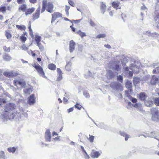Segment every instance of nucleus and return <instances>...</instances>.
I'll use <instances>...</instances> for the list:
<instances>
[{"mask_svg": "<svg viewBox=\"0 0 159 159\" xmlns=\"http://www.w3.org/2000/svg\"><path fill=\"white\" fill-rule=\"evenodd\" d=\"M15 107V104L12 103L7 104L5 106L4 111L2 114V119L4 120L13 119L19 115L16 111Z\"/></svg>", "mask_w": 159, "mask_h": 159, "instance_id": "obj_1", "label": "nucleus"}, {"mask_svg": "<svg viewBox=\"0 0 159 159\" xmlns=\"http://www.w3.org/2000/svg\"><path fill=\"white\" fill-rule=\"evenodd\" d=\"M14 84L18 88V89H21L25 87L26 83L25 80L22 79L15 80L13 82Z\"/></svg>", "mask_w": 159, "mask_h": 159, "instance_id": "obj_2", "label": "nucleus"}, {"mask_svg": "<svg viewBox=\"0 0 159 159\" xmlns=\"http://www.w3.org/2000/svg\"><path fill=\"white\" fill-rule=\"evenodd\" d=\"M140 67V64L136 61H134L133 63L131 64L130 69L134 72L137 73L139 72L138 69Z\"/></svg>", "mask_w": 159, "mask_h": 159, "instance_id": "obj_3", "label": "nucleus"}, {"mask_svg": "<svg viewBox=\"0 0 159 159\" xmlns=\"http://www.w3.org/2000/svg\"><path fill=\"white\" fill-rule=\"evenodd\" d=\"M110 86L113 89L119 91H123V89L121 84L118 83L113 82L110 84Z\"/></svg>", "mask_w": 159, "mask_h": 159, "instance_id": "obj_4", "label": "nucleus"}, {"mask_svg": "<svg viewBox=\"0 0 159 159\" xmlns=\"http://www.w3.org/2000/svg\"><path fill=\"white\" fill-rule=\"evenodd\" d=\"M33 66L36 69L40 76L43 77H45L44 73L43 71V69L39 65L34 64L33 65Z\"/></svg>", "mask_w": 159, "mask_h": 159, "instance_id": "obj_5", "label": "nucleus"}, {"mask_svg": "<svg viewBox=\"0 0 159 159\" xmlns=\"http://www.w3.org/2000/svg\"><path fill=\"white\" fill-rule=\"evenodd\" d=\"M109 67L110 69L118 71L120 70L119 66L116 61L112 62L110 63Z\"/></svg>", "mask_w": 159, "mask_h": 159, "instance_id": "obj_6", "label": "nucleus"}, {"mask_svg": "<svg viewBox=\"0 0 159 159\" xmlns=\"http://www.w3.org/2000/svg\"><path fill=\"white\" fill-rule=\"evenodd\" d=\"M151 111L153 117L157 119L159 118V111L156 108L152 107Z\"/></svg>", "mask_w": 159, "mask_h": 159, "instance_id": "obj_7", "label": "nucleus"}, {"mask_svg": "<svg viewBox=\"0 0 159 159\" xmlns=\"http://www.w3.org/2000/svg\"><path fill=\"white\" fill-rule=\"evenodd\" d=\"M116 75L112 71L110 70H107L106 73L107 77L109 80L114 79L115 78Z\"/></svg>", "mask_w": 159, "mask_h": 159, "instance_id": "obj_8", "label": "nucleus"}, {"mask_svg": "<svg viewBox=\"0 0 159 159\" xmlns=\"http://www.w3.org/2000/svg\"><path fill=\"white\" fill-rule=\"evenodd\" d=\"M62 17V15L58 12H54L52 14V18L51 23H52L57 18Z\"/></svg>", "mask_w": 159, "mask_h": 159, "instance_id": "obj_9", "label": "nucleus"}, {"mask_svg": "<svg viewBox=\"0 0 159 159\" xmlns=\"http://www.w3.org/2000/svg\"><path fill=\"white\" fill-rule=\"evenodd\" d=\"M35 98L34 95L32 94L31 95L30 97L28 98V103L31 105H33L35 102Z\"/></svg>", "mask_w": 159, "mask_h": 159, "instance_id": "obj_10", "label": "nucleus"}, {"mask_svg": "<svg viewBox=\"0 0 159 159\" xmlns=\"http://www.w3.org/2000/svg\"><path fill=\"white\" fill-rule=\"evenodd\" d=\"M46 7L47 11L50 13H52L54 11L53 10L54 8L53 5L51 2H48V3Z\"/></svg>", "mask_w": 159, "mask_h": 159, "instance_id": "obj_11", "label": "nucleus"}, {"mask_svg": "<svg viewBox=\"0 0 159 159\" xmlns=\"http://www.w3.org/2000/svg\"><path fill=\"white\" fill-rule=\"evenodd\" d=\"M69 50L70 52H72L75 49V43L73 40H71L69 42Z\"/></svg>", "mask_w": 159, "mask_h": 159, "instance_id": "obj_12", "label": "nucleus"}, {"mask_svg": "<svg viewBox=\"0 0 159 159\" xmlns=\"http://www.w3.org/2000/svg\"><path fill=\"white\" fill-rule=\"evenodd\" d=\"M51 138V134L50 130L49 129H47L45 133V139L46 141H50Z\"/></svg>", "mask_w": 159, "mask_h": 159, "instance_id": "obj_13", "label": "nucleus"}, {"mask_svg": "<svg viewBox=\"0 0 159 159\" xmlns=\"http://www.w3.org/2000/svg\"><path fill=\"white\" fill-rule=\"evenodd\" d=\"M40 11V7H39L36 10L35 13L33 15V20H35L39 17Z\"/></svg>", "mask_w": 159, "mask_h": 159, "instance_id": "obj_14", "label": "nucleus"}, {"mask_svg": "<svg viewBox=\"0 0 159 159\" xmlns=\"http://www.w3.org/2000/svg\"><path fill=\"white\" fill-rule=\"evenodd\" d=\"M158 81L159 78L155 75H153L151 78L150 83L152 85H154L158 82Z\"/></svg>", "mask_w": 159, "mask_h": 159, "instance_id": "obj_15", "label": "nucleus"}, {"mask_svg": "<svg viewBox=\"0 0 159 159\" xmlns=\"http://www.w3.org/2000/svg\"><path fill=\"white\" fill-rule=\"evenodd\" d=\"M139 99L142 101H145L148 96L144 93H141L138 94Z\"/></svg>", "mask_w": 159, "mask_h": 159, "instance_id": "obj_16", "label": "nucleus"}, {"mask_svg": "<svg viewBox=\"0 0 159 159\" xmlns=\"http://www.w3.org/2000/svg\"><path fill=\"white\" fill-rule=\"evenodd\" d=\"M144 104L145 105L148 107H151L153 105V102L151 100L148 99L144 101Z\"/></svg>", "mask_w": 159, "mask_h": 159, "instance_id": "obj_17", "label": "nucleus"}, {"mask_svg": "<svg viewBox=\"0 0 159 159\" xmlns=\"http://www.w3.org/2000/svg\"><path fill=\"white\" fill-rule=\"evenodd\" d=\"M125 86L126 88L130 90L129 91L130 93L132 92V82L130 81H128L126 83Z\"/></svg>", "mask_w": 159, "mask_h": 159, "instance_id": "obj_18", "label": "nucleus"}, {"mask_svg": "<svg viewBox=\"0 0 159 159\" xmlns=\"http://www.w3.org/2000/svg\"><path fill=\"white\" fill-rule=\"evenodd\" d=\"M3 59L6 61H9L12 59V57L8 54L5 53L3 56Z\"/></svg>", "mask_w": 159, "mask_h": 159, "instance_id": "obj_19", "label": "nucleus"}, {"mask_svg": "<svg viewBox=\"0 0 159 159\" xmlns=\"http://www.w3.org/2000/svg\"><path fill=\"white\" fill-rule=\"evenodd\" d=\"M27 8V5L25 4H23L19 6L18 10L20 11V10L24 12L25 11L26 9Z\"/></svg>", "mask_w": 159, "mask_h": 159, "instance_id": "obj_20", "label": "nucleus"}, {"mask_svg": "<svg viewBox=\"0 0 159 159\" xmlns=\"http://www.w3.org/2000/svg\"><path fill=\"white\" fill-rule=\"evenodd\" d=\"M119 5L120 2L118 1H114L112 3V6L116 9L120 8L119 7Z\"/></svg>", "mask_w": 159, "mask_h": 159, "instance_id": "obj_21", "label": "nucleus"}, {"mask_svg": "<svg viewBox=\"0 0 159 159\" xmlns=\"http://www.w3.org/2000/svg\"><path fill=\"white\" fill-rule=\"evenodd\" d=\"M35 8L34 7L29 8L27 9L26 11L25 12V14L26 16H28L29 14H32L34 11Z\"/></svg>", "mask_w": 159, "mask_h": 159, "instance_id": "obj_22", "label": "nucleus"}, {"mask_svg": "<svg viewBox=\"0 0 159 159\" xmlns=\"http://www.w3.org/2000/svg\"><path fill=\"white\" fill-rule=\"evenodd\" d=\"M159 136V134L156 132H152L150 133V135L149 134L147 135V137H152L154 138H156V137Z\"/></svg>", "mask_w": 159, "mask_h": 159, "instance_id": "obj_23", "label": "nucleus"}, {"mask_svg": "<svg viewBox=\"0 0 159 159\" xmlns=\"http://www.w3.org/2000/svg\"><path fill=\"white\" fill-rule=\"evenodd\" d=\"M47 4V0H43L42 2V7L41 10V13L43 12L45 10Z\"/></svg>", "mask_w": 159, "mask_h": 159, "instance_id": "obj_24", "label": "nucleus"}, {"mask_svg": "<svg viewBox=\"0 0 159 159\" xmlns=\"http://www.w3.org/2000/svg\"><path fill=\"white\" fill-rule=\"evenodd\" d=\"M91 157L93 158H96L98 157L100 154L98 151L93 152H91Z\"/></svg>", "mask_w": 159, "mask_h": 159, "instance_id": "obj_25", "label": "nucleus"}, {"mask_svg": "<svg viewBox=\"0 0 159 159\" xmlns=\"http://www.w3.org/2000/svg\"><path fill=\"white\" fill-rule=\"evenodd\" d=\"M106 6L104 3L102 2L101 4V12L104 14L105 12Z\"/></svg>", "mask_w": 159, "mask_h": 159, "instance_id": "obj_26", "label": "nucleus"}, {"mask_svg": "<svg viewBox=\"0 0 159 159\" xmlns=\"http://www.w3.org/2000/svg\"><path fill=\"white\" fill-rule=\"evenodd\" d=\"M32 91L31 88L25 89H24V92L26 94H30Z\"/></svg>", "mask_w": 159, "mask_h": 159, "instance_id": "obj_27", "label": "nucleus"}, {"mask_svg": "<svg viewBox=\"0 0 159 159\" xmlns=\"http://www.w3.org/2000/svg\"><path fill=\"white\" fill-rule=\"evenodd\" d=\"M16 26L17 28L21 30H25L26 29L25 26L23 25H16Z\"/></svg>", "mask_w": 159, "mask_h": 159, "instance_id": "obj_28", "label": "nucleus"}, {"mask_svg": "<svg viewBox=\"0 0 159 159\" xmlns=\"http://www.w3.org/2000/svg\"><path fill=\"white\" fill-rule=\"evenodd\" d=\"M3 75L7 77H12V71L10 72H5L3 73Z\"/></svg>", "mask_w": 159, "mask_h": 159, "instance_id": "obj_29", "label": "nucleus"}, {"mask_svg": "<svg viewBox=\"0 0 159 159\" xmlns=\"http://www.w3.org/2000/svg\"><path fill=\"white\" fill-rule=\"evenodd\" d=\"M48 68L49 69L52 70H54L56 69V66L55 65L53 64H49L48 66Z\"/></svg>", "mask_w": 159, "mask_h": 159, "instance_id": "obj_30", "label": "nucleus"}, {"mask_svg": "<svg viewBox=\"0 0 159 159\" xmlns=\"http://www.w3.org/2000/svg\"><path fill=\"white\" fill-rule=\"evenodd\" d=\"M41 37L38 35H35V40L36 41L37 44L40 43L41 41Z\"/></svg>", "mask_w": 159, "mask_h": 159, "instance_id": "obj_31", "label": "nucleus"}, {"mask_svg": "<svg viewBox=\"0 0 159 159\" xmlns=\"http://www.w3.org/2000/svg\"><path fill=\"white\" fill-rule=\"evenodd\" d=\"M76 33L79 35L82 38H83L84 37L86 36V35L85 33L83 32L80 30L76 32Z\"/></svg>", "mask_w": 159, "mask_h": 159, "instance_id": "obj_32", "label": "nucleus"}, {"mask_svg": "<svg viewBox=\"0 0 159 159\" xmlns=\"http://www.w3.org/2000/svg\"><path fill=\"white\" fill-rule=\"evenodd\" d=\"M120 134L121 136H122L125 137V140L127 141L128 140V139L129 138V135H128L126 134L125 132H120Z\"/></svg>", "mask_w": 159, "mask_h": 159, "instance_id": "obj_33", "label": "nucleus"}, {"mask_svg": "<svg viewBox=\"0 0 159 159\" xmlns=\"http://www.w3.org/2000/svg\"><path fill=\"white\" fill-rule=\"evenodd\" d=\"M154 102L155 105L157 106H159V97L155 98L154 99Z\"/></svg>", "mask_w": 159, "mask_h": 159, "instance_id": "obj_34", "label": "nucleus"}, {"mask_svg": "<svg viewBox=\"0 0 159 159\" xmlns=\"http://www.w3.org/2000/svg\"><path fill=\"white\" fill-rule=\"evenodd\" d=\"M157 34V33L155 32L151 33V32L149 31H147L146 32V34L147 35H148L149 36H151L153 37L155 35H156Z\"/></svg>", "mask_w": 159, "mask_h": 159, "instance_id": "obj_35", "label": "nucleus"}, {"mask_svg": "<svg viewBox=\"0 0 159 159\" xmlns=\"http://www.w3.org/2000/svg\"><path fill=\"white\" fill-rule=\"evenodd\" d=\"M152 72L153 73L157 74L159 73V66L156 67L153 70Z\"/></svg>", "mask_w": 159, "mask_h": 159, "instance_id": "obj_36", "label": "nucleus"}, {"mask_svg": "<svg viewBox=\"0 0 159 159\" xmlns=\"http://www.w3.org/2000/svg\"><path fill=\"white\" fill-rule=\"evenodd\" d=\"M7 99V98H0V106L3 103H6V100Z\"/></svg>", "mask_w": 159, "mask_h": 159, "instance_id": "obj_37", "label": "nucleus"}, {"mask_svg": "<svg viewBox=\"0 0 159 159\" xmlns=\"http://www.w3.org/2000/svg\"><path fill=\"white\" fill-rule=\"evenodd\" d=\"M7 150L9 152L13 153L16 151V148L14 147L10 148H8Z\"/></svg>", "mask_w": 159, "mask_h": 159, "instance_id": "obj_38", "label": "nucleus"}, {"mask_svg": "<svg viewBox=\"0 0 159 159\" xmlns=\"http://www.w3.org/2000/svg\"><path fill=\"white\" fill-rule=\"evenodd\" d=\"M130 90L128 89V90H126L125 91V94L127 97H129L130 96V94H132L133 93L132 90L131 93H130L129 91Z\"/></svg>", "mask_w": 159, "mask_h": 159, "instance_id": "obj_39", "label": "nucleus"}, {"mask_svg": "<svg viewBox=\"0 0 159 159\" xmlns=\"http://www.w3.org/2000/svg\"><path fill=\"white\" fill-rule=\"evenodd\" d=\"M3 49L5 52H9L10 51L11 48L10 47H7L6 46H4Z\"/></svg>", "mask_w": 159, "mask_h": 159, "instance_id": "obj_40", "label": "nucleus"}, {"mask_svg": "<svg viewBox=\"0 0 159 159\" xmlns=\"http://www.w3.org/2000/svg\"><path fill=\"white\" fill-rule=\"evenodd\" d=\"M106 37V35L104 34H100L98 35L96 38L98 39L103 38Z\"/></svg>", "mask_w": 159, "mask_h": 159, "instance_id": "obj_41", "label": "nucleus"}, {"mask_svg": "<svg viewBox=\"0 0 159 159\" xmlns=\"http://www.w3.org/2000/svg\"><path fill=\"white\" fill-rule=\"evenodd\" d=\"M139 80L136 77L134 78L133 79V82L134 84H137L139 83Z\"/></svg>", "mask_w": 159, "mask_h": 159, "instance_id": "obj_42", "label": "nucleus"}, {"mask_svg": "<svg viewBox=\"0 0 159 159\" xmlns=\"http://www.w3.org/2000/svg\"><path fill=\"white\" fill-rule=\"evenodd\" d=\"M37 45L39 47V49L41 51H43L44 49L43 47L41 44L40 43L37 44Z\"/></svg>", "mask_w": 159, "mask_h": 159, "instance_id": "obj_43", "label": "nucleus"}, {"mask_svg": "<svg viewBox=\"0 0 159 159\" xmlns=\"http://www.w3.org/2000/svg\"><path fill=\"white\" fill-rule=\"evenodd\" d=\"M5 157V153L3 151H0V158H4Z\"/></svg>", "mask_w": 159, "mask_h": 159, "instance_id": "obj_44", "label": "nucleus"}, {"mask_svg": "<svg viewBox=\"0 0 159 159\" xmlns=\"http://www.w3.org/2000/svg\"><path fill=\"white\" fill-rule=\"evenodd\" d=\"M5 35L7 39L10 38L11 37V34L8 32H6L5 33Z\"/></svg>", "mask_w": 159, "mask_h": 159, "instance_id": "obj_45", "label": "nucleus"}, {"mask_svg": "<svg viewBox=\"0 0 159 159\" xmlns=\"http://www.w3.org/2000/svg\"><path fill=\"white\" fill-rule=\"evenodd\" d=\"M66 69L68 71L71 70L70 66L68 64H67L65 66Z\"/></svg>", "mask_w": 159, "mask_h": 159, "instance_id": "obj_46", "label": "nucleus"}, {"mask_svg": "<svg viewBox=\"0 0 159 159\" xmlns=\"http://www.w3.org/2000/svg\"><path fill=\"white\" fill-rule=\"evenodd\" d=\"M89 23L90 25L93 27L95 26L96 25L95 23L92 21L91 19L90 20Z\"/></svg>", "mask_w": 159, "mask_h": 159, "instance_id": "obj_47", "label": "nucleus"}, {"mask_svg": "<svg viewBox=\"0 0 159 159\" xmlns=\"http://www.w3.org/2000/svg\"><path fill=\"white\" fill-rule=\"evenodd\" d=\"M83 95L87 98H89L90 96L89 93L86 91L84 92Z\"/></svg>", "mask_w": 159, "mask_h": 159, "instance_id": "obj_48", "label": "nucleus"}, {"mask_svg": "<svg viewBox=\"0 0 159 159\" xmlns=\"http://www.w3.org/2000/svg\"><path fill=\"white\" fill-rule=\"evenodd\" d=\"M26 38L24 36L22 35L20 37V39L21 40L24 42H25V41L26 40Z\"/></svg>", "mask_w": 159, "mask_h": 159, "instance_id": "obj_49", "label": "nucleus"}, {"mask_svg": "<svg viewBox=\"0 0 159 159\" xmlns=\"http://www.w3.org/2000/svg\"><path fill=\"white\" fill-rule=\"evenodd\" d=\"M69 3L72 6L74 7L75 4L73 1L70 0H68Z\"/></svg>", "mask_w": 159, "mask_h": 159, "instance_id": "obj_50", "label": "nucleus"}, {"mask_svg": "<svg viewBox=\"0 0 159 159\" xmlns=\"http://www.w3.org/2000/svg\"><path fill=\"white\" fill-rule=\"evenodd\" d=\"M12 77L16 76L19 74L18 73L16 72H13L12 71Z\"/></svg>", "mask_w": 159, "mask_h": 159, "instance_id": "obj_51", "label": "nucleus"}, {"mask_svg": "<svg viewBox=\"0 0 159 159\" xmlns=\"http://www.w3.org/2000/svg\"><path fill=\"white\" fill-rule=\"evenodd\" d=\"M21 116L23 118H26L28 116V115L27 113L24 112L22 114Z\"/></svg>", "mask_w": 159, "mask_h": 159, "instance_id": "obj_52", "label": "nucleus"}, {"mask_svg": "<svg viewBox=\"0 0 159 159\" xmlns=\"http://www.w3.org/2000/svg\"><path fill=\"white\" fill-rule=\"evenodd\" d=\"M62 74H58V76L57 77V81H59L61 80V79H62Z\"/></svg>", "mask_w": 159, "mask_h": 159, "instance_id": "obj_53", "label": "nucleus"}, {"mask_svg": "<svg viewBox=\"0 0 159 159\" xmlns=\"http://www.w3.org/2000/svg\"><path fill=\"white\" fill-rule=\"evenodd\" d=\"M16 1L18 4H20L23 3H24L25 1V0H17Z\"/></svg>", "mask_w": 159, "mask_h": 159, "instance_id": "obj_54", "label": "nucleus"}, {"mask_svg": "<svg viewBox=\"0 0 159 159\" xmlns=\"http://www.w3.org/2000/svg\"><path fill=\"white\" fill-rule=\"evenodd\" d=\"M117 78L118 80H119L120 82L122 80L123 77L121 75H119L117 76Z\"/></svg>", "mask_w": 159, "mask_h": 159, "instance_id": "obj_55", "label": "nucleus"}, {"mask_svg": "<svg viewBox=\"0 0 159 159\" xmlns=\"http://www.w3.org/2000/svg\"><path fill=\"white\" fill-rule=\"evenodd\" d=\"M21 48L22 49L24 50H27L28 49V48L26 47L25 45H23L21 47Z\"/></svg>", "mask_w": 159, "mask_h": 159, "instance_id": "obj_56", "label": "nucleus"}, {"mask_svg": "<svg viewBox=\"0 0 159 159\" xmlns=\"http://www.w3.org/2000/svg\"><path fill=\"white\" fill-rule=\"evenodd\" d=\"M89 140L91 142H92L94 139V136H93L89 135Z\"/></svg>", "mask_w": 159, "mask_h": 159, "instance_id": "obj_57", "label": "nucleus"}, {"mask_svg": "<svg viewBox=\"0 0 159 159\" xmlns=\"http://www.w3.org/2000/svg\"><path fill=\"white\" fill-rule=\"evenodd\" d=\"M79 105V104L77 103L76 105H75V107L76 108H77L79 110H80L81 109L82 107L80 105V106H78V105Z\"/></svg>", "mask_w": 159, "mask_h": 159, "instance_id": "obj_58", "label": "nucleus"}, {"mask_svg": "<svg viewBox=\"0 0 159 159\" xmlns=\"http://www.w3.org/2000/svg\"><path fill=\"white\" fill-rule=\"evenodd\" d=\"M1 11L3 12L4 11H5L6 10V7L5 6H3L2 7H1Z\"/></svg>", "mask_w": 159, "mask_h": 159, "instance_id": "obj_59", "label": "nucleus"}, {"mask_svg": "<svg viewBox=\"0 0 159 159\" xmlns=\"http://www.w3.org/2000/svg\"><path fill=\"white\" fill-rule=\"evenodd\" d=\"M131 101L133 103H136L137 100L136 98L131 97Z\"/></svg>", "mask_w": 159, "mask_h": 159, "instance_id": "obj_60", "label": "nucleus"}, {"mask_svg": "<svg viewBox=\"0 0 159 159\" xmlns=\"http://www.w3.org/2000/svg\"><path fill=\"white\" fill-rule=\"evenodd\" d=\"M155 13V14H156V17L159 19V10L158 11H156Z\"/></svg>", "mask_w": 159, "mask_h": 159, "instance_id": "obj_61", "label": "nucleus"}, {"mask_svg": "<svg viewBox=\"0 0 159 159\" xmlns=\"http://www.w3.org/2000/svg\"><path fill=\"white\" fill-rule=\"evenodd\" d=\"M57 70L58 74H62V72L60 68H57Z\"/></svg>", "mask_w": 159, "mask_h": 159, "instance_id": "obj_62", "label": "nucleus"}, {"mask_svg": "<svg viewBox=\"0 0 159 159\" xmlns=\"http://www.w3.org/2000/svg\"><path fill=\"white\" fill-rule=\"evenodd\" d=\"M29 32H30V36L32 38H33L34 37V34H33V30H30V31H29Z\"/></svg>", "mask_w": 159, "mask_h": 159, "instance_id": "obj_63", "label": "nucleus"}, {"mask_svg": "<svg viewBox=\"0 0 159 159\" xmlns=\"http://www.w3.org/2000/svg\"><path fill=\"white\" fill-rule=\"evenodd\" d=\"M82 20V19H80L79 20H73V21H74V22L75 23H78L80 21Z\"/></svg>", "mask_w": 159, "mask_h": 159, "instance_id": "obj_64", "label": "nucleus"}]
</instances>
